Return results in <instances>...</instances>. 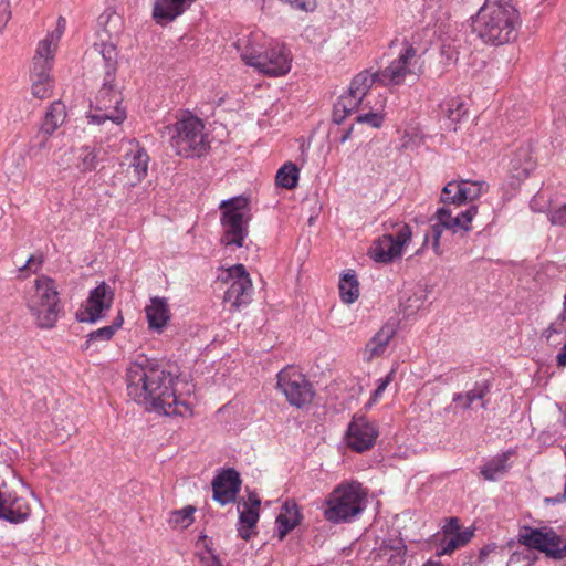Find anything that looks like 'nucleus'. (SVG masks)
<instances>
[{"label":"nucleus","instance_id":"obj_1","mask_svg":"<svg viewBox=\"0 0 566 566\" xmlns=\"http://www.w3.org/2000/svg\"><path fill=\"white\" fill-rule=\"evenodd\" d=\"M176 380L164 363L144 355L126 371L127 394L135 402L165 416L186 417L191 409L176 395Z\"/></svg>","mask_w":566,"mask_h":566},{"label":"nucleus","instance_id":"obj_2","mask_svg":"<svg viewBox=\"0 0 566 566\" xmlns=\"http://www.w3.org/2000/svg\"><path fill=\"white\" fill-rule=\"evenodd\" d=\"M520 24L512 0H485L473 19V31L483 42L502 45L516 38Z\"/></svg>","mask_w":566,"mask_h":566},{"label":"nucleus","instance_id":"obj_3","mask_svg":"<svg viewBox=\"0 0 566 566\" xmlns=\"http://www.w3.org/2000/svg\"><path fill=\"white\" fill-rule=\"evenodd\" d=\"M365 499L360 483H342L326 499L324 517L334 524L348 523L365 510Z\"/></svg>","mask_w":566,"mask_h":566},{"label":"nucleus","instance_id":"obj_4","mask_svg":"<svg viewBox=\"0 0 566 566\" xmlns=\"http://www.w3.org/2000/svg\"><path fill=\"white\" fill-rule=\"evenodd\" d=\"M222 210L220 222L223 230L221 243L229 247L241 248L249 233L248 201L241 197L223 200L220 203Z\"/></svg>","mask_w":566,"mask_h":566},{"label":"nucleus","instance_id":"obj_5","mask_svg":"<svg viewBox=\"0 0 566 566\" xmlns=\"http://www.w3.org/2000/svg\"><path fill=\"white\" fill-rule=\"evenodd\" d=\"M28 307L41 328H51L55 325L62 311L59 292L55 283L48 276H40L35 281V292L31 296Z\"/></svg>","mask_w":566,"mask_h":566},{"label":"nucleus","instance_id":"obj_6","mask_svg":"<svg viewBox=\"0 0 566 566\" xmlns=\"http://www.w3.org/2000/svg\"><path fill=\"white\" fill-rule=\"evenodd\" d=\"M203 128V123L193 116L178 120L172 128L168 127L170 145L176 154L186 158L203 155L208 148Z\"/></svg>","mask_w":566,"mask_h":566},{"label":"nucleus","instance_id":"obj_7","mask_svg":"<svg viewBox=\"0 0 566 566\" xmlns=\"http://www.w3.org/2000/svg\"><path fill=\"white\" fill-rule=\"evenodd\" d=\"M113 82L114 78L104 77L103 86L95 97V113L88 116L91 123L101 125L106 120H112L119 125L126 119L120 93L114 90Z\"/></svg>","mask_w":566,"mask_h":566},{"label":"nucleus","instance_id":"obj_8","mask_svg":"<svg viewBox=\"0 0 566 566\" xmlns=\"http://www.w3.org/2000/svg\"><path fill=\"white\" fill-rule=\"evenodd\" d=\"M416 55L417 50L413 45L405 41L398 57L394 59L384 70L371 72L374 83H379L382 86L401 85L408 75H416L413 70L417 63Z\"/></svg>","mask_w":566,"mask_h":566},{"label":"nucleus","instance_id":"obj_9","mask_svg":"<svg viewBox=\"0 0 566 566\" xmlns=\"http://www.w3.org/2000/svg\"><path fill=\"white\" fill-rule=\"evenodd\" d=\"M65 19L59 17L56 28L38 43L32 62L31 80H51L50 71L53 65L54 53L65 31Z\"/></svg>","mask_w":566,"mask_h":566},{"label":"nucleus","instance_id":"obj_10","mask_svg":"<svg viewBox=\"0 0 566 566\" xmlns=\"http://www.w3.org/2000/svg\"><path fill=\"white\" fill-rule=\"evenodd\" d=\"M277 388L291 406L302 408L312 402L314 389L312 384L294 367H286L277 374Z\"/></svg>","mask_w":566,"mask_h":566},{"label":"nucleus","instance_id":"obj_11","mask_svg":"<svg viewBox=\"0 0 566 566\" xmlns=\"http://www.w3.org/2000/svg\"><path fill=\"white\" fill-rule=\"evenodd\" d=\"M20 486V480L14 475L0 474V518L21 523L29 516V509L17 492Z\"/></svg>","mask_w":566,"mask_h":566},{"label":"nucleus","instance_id":"obj_12","mask_svg":"<svg viewBox=\"0 0 566 566\" xmlns=\"http://www.w3.org/2000/svg\"><path fill=\"white\" fill-rule=\"evenodd\" d=\"M395 233H386L379 237L370 247L369 255L376 262L388 263L395 258H400L402 248L410 241L412 231L406 224H396Z\"/></svg>","mask_w":566,"mask_h":566},{"label":"nucleus","instance_id":"obj_13","mask_svg":"<svg viewBox=\"0 0 566 566\" xmlns=\"http://www.w3.org/2000/svg\"><path fill=\"white\" fill-rule=\"evenodd\" d=\"M222 281L230 282V286L224 293V302L230 303L232 308L239 311L241 306L251 302L252 281L242 264L229 268Z\"/></svg>","mask_w":566,"mask_h":566},{"label":"nucleus","instance_id":"obj_14","mask_svg":"<svg viewBox=\"0 0 566 566\" xmlns=\"http://www.w3.org/2000/svg\"><path fill=\"white\" fill-rule=\"evenodd\" d=\"M244 62L260 72L273 76L286 74L291 67V57L283 44L270 46L263 55H245Z\"/></svg>","mask_w":566,"mask_h":566},{"label":"nucleus","instance_id":"obj_15","mask_svg":"<svg viewBox=\"0 0 566 566\" xmlns=\"http://www.w3.org/2000/svg\"><path fill=\"white\" fill-rule=\"evenodd\" d=\"M114 293L105 282L90 292L86 304L76 312V318L83 323H96L112 306Z\"/></svg>","mask_w":566,"mask_h":566},{"label":"nucleus","instance_id":"obj_16","mask_svg":"<svg viewBox=\"0 0 566 566\" xmlns=\"http://www.w3.org/2000/svg\"><path fill=\"white\" fill-rule=\"evenodd\" d=\"M378 437L376 426L364 416H354L346 432L347 446L357 452H364L374 447Z\"/></svg>","mask_w":566,"mask_h":566},{"label":"nucleus","instance_id":"obj_17","mask_svg":"<svg viewBox=\"0 0 566 566\" xmlns=\"http://www.w3.org/2000/svg\"><path fill=\"white\" fill-rule=\"evenodd\" d=\"M374 84L370 70H364L352 80L347 93L343 94L338 99V107L343 112L352 114L359 105H364L369 90Z\"/></svg>","mask_w":566,"mask_h":566},{"label":"nucleus","instance_id":"obj_18","mask_svg":"<svg viewBox=\"0 0 566 566\" xmlns=\"http://www.w3.org/2000/svg\"><path fill=\"white\" fill-rule=\"evenodd\" d=\"M374 84L370 70H364L352 80L347 93L343 94L338 99V107L343 112L352 114L359 105H364L369 90Z\"/></svg>","mask_w":566,"mask_h":566},{"label":"nucleus","instance_id":"obj_19","mask_svg":"<svg viewBox=\"0 0 566 566\" xmlns=\"http://www.w3.org/2000/svg\"><path fill=\"white\" fill-rule=\"evenodd\" d=\"M370 555L377 566H406L407 545L399 536L387 538Z\"/></svg>","mask_w":566,"mask_h":566},{"label":"nucleus","instance_id":"obj_20","mask_svg":"<svg viewBox=\"0 0 566 566\" xmlns=\"http://www.w3.org/2000/svg\"><path fill=\"white\" fill-rule=\"evenodd\" d=\"M149 156L146 150L139 147L138 144L134 145L124 157L120 166L125 172V185L134 187L139 184L147 175Z\"/></svg>","mask_w":566,"mask_h":566},{"label":"nucleus","instance_id":"obj_21","mask_svg":"<svg viewBox=\"0 0 566 566\" xmlns=\"http://www.w3.org/2000/svg\"><path fill=\"white\" fill-rule=\"evenodd\" d=\"M241 488V479L234 469L222 470L212 481L213 500L221 505L235 501Z\"/></svg>","mask_w":566,"mask_h":566},{"label":"nucleus","instance_id":"obj_22","mask_svg":"<svg viewBox=\"0 0 566 566\" xmlns=\"http://www.w3.org/2000/svg\"><path fill=\"white\" fill-rule=\"evenodd\" d=\"M518 541L521 544L537 549L552 558L555 541H558V534L548 527L533 528L525 526L520 531Z\"/></svg>","mask_w":566,"mask_h":566},{"label":"nucleus","instance_id":"obj_23","mask_svg":"<svg viewBox=\"0 0 566 566\" xmlns=\"http://www.w3.org/2000/svg\"><path fill=\"white\" fill-rule=\"evenodd\" d=\"M193 0H156L153 18L159 24L170 22L179 17Z\"/></svg>","mask_w":566,"mask_h":566},{"label":"nucleus","instance_id":"obj_24","mask_svg":"<svg viewBox=\"0 0 566 566\" xmlns=\"http://www.w3.org/2000/svg\"><path fill=\"white\" fill-rule=\"evenodd\" d=\"M302 513L294 501H286L276 517L277 536L282 541L292 530L300 525Z\"/></svg>","mask_w":566,"mask_h":566},{"label":"nucleus","instance_id":"obj_25","mask_svg":"<svg viewBox=\"0 0 566 566\" xmlns=\"http://www.w3.org/2000/svg\"><path fill=\"white\" fill-rule=\"evenodd\" d=\"M149 328L160 332L170 319L169 306L166 297L155 296L145 308Z\"/></svg>","mask_w":566,"mask_h":566},{"label":"nucleus","instance_id":"obj_26","mask_svg":"<svg viewBox=\"0 0 566 566\" xmlns=\"http://www.w3.org/2000/svg\"><path fill=\"white\" fill-rule=\"evenodd\" d=\"M490 389L491 386L488 380L475 382L474 387L467 392L454 394L452 400L464 410L471 408L475 401H480V407L484 409L486 408L484 398L490 392Z\"/></svg>","mask_w":566,"mask_h":566},{"label":"nucleus","instance_id":"obj_27","mask_svg":"<svg viewBox=\"0 0 566 566\" xmlns=\"http://www.w3.org/2000/svg\"><path fill=\"white\" fill-rule=\"evenodd\" d=\"M395 335V329L390 325L382 326L374 336L373 338L366 344L364 356L365 359L370 361L375 357L381 356L389 342Z\"/></svg>","mask_w":566,"mask_h":566},{"label":"nucleus","instance_id":"obj_28","mask_svg":"<svg viewBox=\"0 0 566 566\" xmlns=\"http://www.w3.org/2000/svg\"><path fill=\"white\" fill-rule=\"evenodd\" d=\"M101 42L94 43L92 50L93 52L101 55V57L104 61V67H105V77L107 78H114L115 72L117 69V49L116 45L104 39L103 34H99Z\"/></svg>","mask_w":566,"mask_h":566},{"label":"nucleus","instance_id":"obj_29","mask_svg":"<svg viewBox=\"0 0 566 566\" xmlns=\"http://www.w3.org/2000/svg\"><path fill=\"white\" fill-rule=\"evenodd\" d=\"M386 105V98L380 97L374 106L370 105V101L366 99L364 108H369V112L360 114L356 117V122L359 124H367L373 128H380L384 123L382 109Z\"/></svg>","mask_w":566,"mask_h":566},{"label":"nucleus","instance_id":"obj_30","mask_svg":"<svg viewBox=\"0 0 566 566\" xmlns=\"http://www.w3.org/2000/svg\"><path fill=\"white\" fill-rule=\"evenodd\" d=\"M65 106L61 101L53 102L45 113L42 130L51 135L65 119Z\"/></svg>","mask_w":566,"mask_h":566},{"label":"nucleus","instance_id":"obj_31","mask_svg":"<svg viewBox=\"0 0 566 566\" xmlns=\"http://www.w3.org/2000/svg\"><path fill=\"white\" fill-rule=\"evenodd\" d=\"M507 460V453H502L494 457L481 468L482 476L488 481L497 480L500 476L506 473L509 468Z\"/></svg>","mask_w":566,"mask_h":566},{"label":"nucleus","instance_id":"obj_32","mask_svg":"<svg viewBox=\"0 0 566 566\" xmlns=\"http://www.w3.org/2000/svg\"><path fill=\"white\" fill-rule=\"evenodd\" d=\"M339 295L344 303L352 304L359 296V285L354 273H345L339 281Z\"/></svg>","mask_w":566,"mask_h":566},{"label":"nucleus","instance_id":"obj_33","mask_svg":"<svg viewBox=\"0 0 566 566\" xmlns=\"http://www.w3.org/2000/svg\"><path fill=\"white\" fill-rule=\"evenodd\" d=\"M298 168L295 164L285 163L276 172L275 180L277 186L285 189H294L298 181Z\"/></svg>","mask_w":566,"mask_h":566},{"label":"nucleus","instance_id":"obj_34","mask_svg":"<svg viewBox=\"0 0 566 566\" xmlns=\"http://www.w3.org/2000/svg\"><path fill=\"white\" fill-rule=\"evenodd\" d=\"M473 536V533L469 530L462 531L461 533L444 536L441 542V551L439 555L451 554L459 547L464 546Z\"/></svg>","mask_w":566,"mask_h":566},{"label":"nucleus","instance_id":"obj_35","mask_svg":"<svg viewBox=\"0 0 566 566\" xmlns=\"http://www.w3.org/2000/svg\"><path fill=\"white\" fill-rule=\"evenodd\" d=\"M440 201L443 205H463L461 180L449 181L442 189Z\"/></svg>","mask_w":566,"mask_h":566},{"label":"nucleus","instance_id":"obj_36","mask_svg":"<svg viewBox=\"0 0 566 566\" xmlns=\"http://www.w3.org/2000/svg\"><path fill=\"white\" fill-rule=\"evenodd\" d=\"M77 168L81 172L93 171L97 166V153L88 146H83L77 154Z\"/></svg>","mask_w":566,"mask_h":566},{"label":"nucleus","instance_id":"obj_37","mask_svg":"<svg viewBox=\"0 0 566 566\" xmlns=\"http://www.w3.org/2000/svg\"><path fill=\"white\" fill-rule=\"evenodd\" d=\"M98 24L103 27V33L108 39L119 32L120 17L114 12L105 11L98 17Z\"/></svg>","mask_w":566,"mask_h":566},{"label":"nucleus","instance_id":"obj_38","mask_svg":"<svg viewBox=\"0 0 566 566\" xmlns=\"http://www.w3.org/2000/svg\"><path fill=\"white\" fill-rule=\"evenodd\" d=\"M478 213V207L471 206L465 211H462L457 217L452 218V222L450 223L449 230L457 232L459 229L469 231L471 229L470 224L473 218Z\"/></svg>","mask_w":566,"mask_h":566},{"label":"nucleus","instance_id":"obj_39","mask_svg":"<svg viewBox=\"0 0 566 566\" xmlns=\"http://www.w3.org/2000/svg\"><path fill=\"white\" fill-rule=\"evenodd\" d=\"M462 187V200L463 203L468 201H473L478 199L486 188L485 182L482 181H471L467 179L461 180Z\"/></svg>","mask_w":566,"mask_h":566},{"label":"nucleus","instance_id":"obj_40","mask_svg":"<svg viewBox=\"0 0 566 566\" xmlns=\"http://www.w3.org/2000/svg\"><path fill=\"white\" fill-rule=\"evenodd\" d=\"M239 524L253 528L259 521V510L250 507L248 503H239Z\"/></svg>","mask_w":566,"mask_h":566},{"label":"nucleus","instance_id":"obj_41","mask_svg":"<svg viewBox=\"0 0 566 566\" xmlns=\"http://www.w3.org/2000/svg\"><path fill=\"white\" fill-rule=\"evenodd\" d=\"M196 509L191 505L185 506L181 510L175 511L171 514L169 522L175 526L187 527L192 522V515Z\"/></svg>","mask_w":566,"mask_h":566},{"label":"nucleus","instance_id":"obj_42","mask_svg":"<svg viewBox=\"0 0 566 566\" xmlns=\"http://www.w3.org/2000/svg\"><path fill=\"white\" fill-rule=\"evenodd\" d=\"M114 336V327L104 326L87 335V339L83 346L84 349H88L92 343L95 342H108Z\"/></svg>","mask_w":566,"mask_h":566},{"label":"nucleus","instance_id":"obj_43","mask_svg":"<svg viewBox=\"0 0 566 566\" xmlns=\"http://www.w3.org/2000/svg\"><path fill=\"white\" fill-rule=\"evenodd\" d=\"M430 227V235L432 237V250L437 255H440L442 253L440 248V238L443 233V231L447 229V227L442 226L441 223L437 221H431ZM429 240V233L424 235V243H427Z\"/></svg>","mask_w":566,"mask_h":566},{"label":"nucleus","instance_id":"obj_44","mask_svg":"<svg viewBox=\"0 0 566 566\" xmlns=\"http://www.w3.org/2000/svg\"><path fill=\"white\" fill-rule=\"evenodd\" d=\"M52 90L51 80H32V94L43 99L50 96Z\"/></svg>","mask_w":566,"mask_h":566},{"label":"nucleus","instance_id":"obj_45","mask_svg":"<svg viewBox=\"0 0 566 566\" xmlns=\"http://www.w3.org/2000/svg\"><path fill=\"white\" fill-rule=\"evenodd\" d=\"M452 212L449 208L446 207V205L441 208H439L436 213L432 216L430 221H437L441 223L442 226L447 227L449 229L450 223L452 222Z\"/></svg>","mask_w":566,"mask_h":566},{"label":"nucleus","instance_id":"obj_46","mask_svg":"<svg viewBox=\"0 0 566 566\" xmlns=\"http://www.w3.org/2000/svg\"><path fill=\"white\" fill-rule=\"evenodd\" d=\"M549 221L554 226L566 227V205L552 210L548 217Z\"/></svg>","mask_w":566,"mask_h":566},{"label":"nucleus","instance_id":"obj_47","mask_svg":"<svg viewBox=\"0 0 566 566\" xmlns=\"http://www.w3.org/2000/svg\"><path fill=\"white\" fill-rule=\"evenodd\" d=\"M200 544H202L205 546V549L208 554H210V558L207 560V566H222L219 557L217 555H214L212 553V549L211 547L209 546V543H208V536L207 535H201L197 542V546H199Z\"/></svg>","mask_w":566,"mask_h":566},{"label":"nucleus","instance_id":"obj_48","mask_svg":"<svg viewBox=\"0 0 566 566\" xmlns=\"http://www.w3.org/2000/svg\"><path fill=\"white\" fill-rule=\"evenodd\" d=\"M465 112L467 111L464 109V105L462 103H452L447 111V116L451 122L457 123L462 118Z\"/></svg>","mask_w":566,"mask_h":566},{"label":"nucleus","instance_id":"obj_49","mask_svg":"<svg viewBox=\"0 0 566 566\" xmlns=\"http://www.w3.org/2000/svg\"><path fill=\"white\" fill-rule=\"evenodd\" d=\"M565 331L566 324L563 323V319H556L543 332V337L549 340L554 334H563Z\"/></svg>","mask_w":566,"mask_h":566},{"label":"nucleus","instance_id":"obj_50","mask_svg":"<svg viewBox=\"0 0 566 566\" xmlns=\"http://www.w3.org/2000/svg\"><path fill=\"white\" fill-rule=\"evenodd\" d=\"M553 559L566 558V539L563 541L558 535V541H555L554 549L552 552Z\"/></svg>","mask_w":566,"mask_h":566},{"label":"nucleus","instance_id":"obj_51","mask_svg":"<svg viewBox=\"0 0 566 566\" xmlns=\"http://www.w3.org/2000/svg\"><path fill=\"white\" fill-rule=\"evenodd\" d=\"M392 374H394V371L389 373L386 377L380 378L378 380L377 388L375 389V391L373 394L374 400L378 399L384 394V391L386 390V388L392 380Z\"/></svg>","mask_w":566,"mask_h":566},{"label":"nucleus","instance_id":"obj_52","mask_svg":"<svg viewBox=\"0 0 566 566\" xmlns=\"http://www.w3.org/2000/svg\"><path fill=\"white\" fill-rule=\"evenodd\" d=\"M444 536L461 533L460 524L457 517H451L448 523L443 526Z\"/></svg>","mask_w":566,"mask_h":566},{"label":"nucleus","instance_id":"obj_53","mask_svg":"<svg viewBox=\"0 0 566 566\" xmlns=\"http://www.w3.org/2000/svg\"><path fill=\"white\" fill-rule=\"evenodd\" d=\"M263 53L264 51H261L254 43L249 40L244 50L241 52V59L244 61L245 55H263Z\"/></svg>","mask_w":566,"mask_h":566},{"label":"nucleus","instance_id":"obj_54","mask_svg":"<svg viewBox=\"0 0 566 566\" xmlns=\"http://www.w3.org/2000/svg\"><path fill=\"white\" fill-rule=\"evenodd\" d=\"M349 115V113L343 112L342 107H338V104L335 103L333 109V122L335 124H342Z\"/></svg>","mask_w":566,"mask_h":566},{"label":"nucleus","instance_id":"obj_55","mask_svg":"<svg viewBox=\"0 0 566 566\" xmlns=\"http://www.w3.org/2000/svg\"><path fill=\"white\" fill-rule=\"evenodd\" d=\"M43 259L42 256L38 255H30L23 266H21L19 270L23 271L27 268H32L33 265L36 266V269L42 264Z\"/></svg>","mask_w":566,"mask_h":566},{"label":"nucleus","instance_id":"obj_56","mask_svg":"<svg viewBox=\"0 0 566 566\" xmlns=\"http://www.w3.org/2000/svg\"><path fill=\"white\" fill-rule=\"evenodd\" d=\"M245 503H248L250 507H255L256 510H259L261 505V500L256 493L252 492L249 494L248 501Z\"/></svg>","mask_w":566,"mask_h":566},{"label":"nucleus","instance_id":"obj_57","mask_svg":"<svg viewBox=\"0 0 566 566\" xmlns=\"http://www.w3.org/2000/svg\"><path fill=\"white\" fill-rule=\"evenodd\" d=\"M251 530L252 528H248L247 526L240 525V527L238 528L239 536L245 541L250 539L252 536Z\"/></svg>","mask_w":566,"mask_h":566},{"label":"nucleus","instance_id":"obj_58","mask_svg":"<svg viewBox=\"0 0 566 566\" xmlns=\"http://www.w3.org/2000/svg\"><path fill=\"white\" fill-rule=\"evenodd\" d=\"M557 359V365L559 367H565L566 366V343L564 344V346L562 347V350L560 353L557 355L556 357Z\"/></svg>","mask_w":566,"mask_h":566},{"label":"nucleus","instance_id":"obj_59","mask_svg":"<svg viewBox=\"0 0 566 566\" xmlns=\"http://www.w3.org/2000/svg\"><path fill=\"white\" fill-rule=\"evenodd\" d=\"M123 322H124V319H123L122 315H118V316L115 318V321L113 322V324H112V325H109V327H114V333H115L118 328H120V327H122Z\"/></svg>","mask_w":566,"mask_h":566},{"label":"nucleus","instance_id":"obj_60","mask_svg":"<svg viewBox=\"0 0 566 566\" xmlns=\"http://www.w3.org/2000/svg\"><path fill=\"white\" fill-rule=\"evenodd\" d=\"M353 128H354V127H353V125H352L348 129H346V130H345V133L342 135V137H340V139H339V140H340V143H345V142H347V140L350 138V135H352V133H353Z\"/></svg>","mask_w":566,"mask_h":566},{"label":"nucleus","instance_id":"obj_61","mask_svg":"<svg viewBox=\"0 0 566 566\" xmlns=\"http://www.w3.org/2000/svg\"><path fill=\"white\" fill-rule=\"evenodd\" d=\"M533 168V164L530 163L525 168H523V172L525 174V176L528 175L530 170Z\"/></svg>","mask_w":566,"mask_h":566},{"label":"nucleus","instance_id":"obj_62","mask_svg":"<svg viewBox=\"0 0 566 566\" xmlns=\"http://www.w3.org/2000/svg\"><path fill=\"white\" fill-rule=\"evenodd\" d=\"M557 319H563V323L566 324V310L558 316Z\"/></svg>","mask_w":566,"mask_h":566},{"label":"nucleus","instance_id":"obj_63","mask_svg":"<svg viewBox=\"0 0 566 566\" xmlns=\"http://www.w3.org/2000/svg\"><path fill=\"white\" fill-rule=\"evenodd\" d=\"M423 566H441L439 563L428 562Z\"/></svg>","mask_w":566,"mask_h":566},{"label":"nucleus","instance_id":"obj_64","mask_svg":"<svg viewBox=\"0 0 566 566\" xmlns=\"http://www.w3.org/2000/svg\"><path fill=\"white\" fill-rule=\"evenodd\" d=\"M10 18V12H6L4 22H7Z\"/></svg>","mask_w":566,"mask_h":566}]
</instances>
